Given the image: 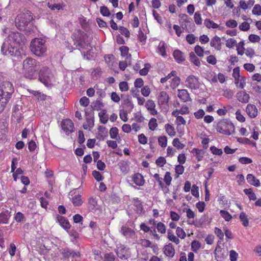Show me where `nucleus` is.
I'll return each instance as SVG.
<instances>
[{
    "mask_svg": "<svg viewBox=\"0 0 261 261\" xmlns=\"http://www.w3.org/2000/svg\"><path fill=\"white\" fill-rule=\"evenodd\" d=\"M172 179L170 173L169 172H166L164 176V180L167 186H169L171 184Z\"/></svg>",
    "mask_w": 261,
    "mask_h": 261,
    "instance_id": "obj_48",
    "label": "nucleus"
},
{
    "mask_svg": "<svg viewBox=\"0 0 261 261\" xmlns=\"http://www.w3.org/2000/svg\"><path fill=\"white\" fill-rule=\"evenodd\" d=\"M194 19L197 24H201L202 23V19L201 15L199 12H196L194 14Z\"/></svg>",
    "mask_w": 261,
    "mask_h": 261,
    "instance_id": "obj_62",
    "label": "nucleus"
},
{
    "mask_svg": "<svg viewBox=\"0 0 261 261\" xmlns=\"http://www.w3.org/2000/svg\"><path fill=\"white\" fill-rule=\"evenodd\" d=\"M166 163V159L163 157L160 156L155 161L156 164L160 167H163Z\"/></svg>",
    "mask_w": 261,
    "mask_h": 261,
    "instance_id": "obj_61",
    "label": "nucleus"
},
{
    "mask_svg": "<svg viewBox=\"0 0 261 261\" xmlns=\"http://www.w3.org/2000/svg\"><path fill=\"white\" fill-rule=\"evenodd\" d=\"M62 254L64 258H69V257H74L75 256H79V252H74L68 248H65L63 249Z\"/></svg>",
    "mask_w": 261,
    "mask_h": 261,
    "instance_id": "obj_21",
    "label": "nucleus"
},
{
    "mask_svg": "<svg viewBox=\"0 0 261 261\" xmlns=\"http://www.w3.org/2000/svg\"><path fill=\"white\" fill-rule=\"evenodd\" d=\"M73 204L75 206H79L83 203V201L81 199V196L80 195H75L72 199Z\"/></svg>",
    "mask_w": 261,
    "mask_h": 261,
    "instance_id": "obj_34",
    "label": "nucleus"
},
{
    "mask_svg": "<svg viewBox=\"0 0 261 261\" xmlns=\"http://www.w3.org/2000/svg\"><path fill=\"white\" fill-rule=\"evenodd\" d=\"M234 91L230 89H226L224 91L223 96L227 98H232L234 94Z\"/></svg>",
    "mask_w": 261,
    "mask_h": 261,
    "instance_id": "obj_56",
    "label": "nucleus"
},
{
    "mask_svg": "<svg viewBox=\"0 0 261 261\" xmlns=\"http://www.w3.org/2000/svg\"><path fill=\"white\" fill-rule=\"evenodd\" d=\"M244 43L243 41L240 42L237 46V50L238 54L243 55L244 53Z\"/></svg>",
    "mask_w": 261,
    "mask_h": 261,
    "instance_id": "obj_39",
    "label": "nucleus"
},
{
    "mask_svg": "<svg viewBox=\"0 0 261 261\" xmlns=\"http://www.w3.org/2000/svg\"><path fill=\"white\" fill-rule=\"evenodd\" d=\"M62 128L68 135L74 132V124L70 119H65L62 121Z\"/></svg>",
    "mask_w": 261,
    "mask_h": 261,
    "instance_id": "obj_12",
    "label": "nucleus"
},
{
    "mask_svg": "<svg viewBox=\"0 0 261 261\" xmlns=\"http://www.w3.org/2000/svg\"><path fill=\"white\" fill-rule=\"evenodd\" d=\"M92 175L94 178L98 181L102 180L103 178L101 173L97 171H93L92 172Z\"/></svg>",
    "mask_w": 261,
    "mask_h": 261,
    "instance_id": "obj_54",
    "label": "nucleus"
},
{
    "mask_svg": "<svg viewBox=\"0 0 261 261\" xmlns=\"http://www.w3.org/2000/svg\"><path fill=\"white\" fill-rule=\"evenodd\" d=\"M33 20L32 13L28 10L19 14L15 18V24L20 30L28 31L27 28Z\"/></svg>",
    "mask_w": 261,
    "mask_h": 261,
    "instance_id": "obj_2",
    "label": "nucleus"
},
{
    "mask_svg": "<svg viewBox=\"0 0 261 261\" xmlns=\"http://www.w3.org/2000/svg\"><path fill=\"white\" fill-rule=\"evenodd\" d=\"M116 253L118 257L121 259H126L130 256V253L129 249L126 248L125 247L122 245L117 248Z\"/></svg>",
    "mask_w": 261,
    "mask_h": 261,
    "instance_id": "obj_13",
    "label": "nucleus"
},
{
    "mask_svg": "<svg viewBox=\"0 0 261 261\" xmlns=\"http://www.w3.org/2000/svg\"><path fill=\"white\" fill-rule=\"evenodd\" d=\"M217 129L221 133L229 135L234 132V126L231 122L223 120L219 123Z\"/></svg>",
    "mask_w": 261,
    "mask_h": 261,
    "instance_id": "obj_7",
    "label": "nucleus"
},
{
    "mask_svg": "<svg viewBox=\"0 0 261 261\" xmlns=\"http://www.w3.org/2000/svg\"><path fill=\"white\" fill-rule=\"evenodd\" d=\"M3 33L5 34H9L7 40L13 44H24L26 39L25 36L17 32L11 31L8 28L3 29Z\"/></svg>",
    "mask_w": 261,
    "mask_h": 261,
    "instance_id": "obj_5",
    "label": "nucleus"
},
{
    "mask_svg": "<svg viewBox=\"0 0 261 261\" xmlns=\"http://www.w3.org/2000/svg\"><path fill=\"white\" fill-rule=\"evenodd\" d=\"M74 36V44H76V46H79L83 49H88L90 46V39L85 34H79L77 37Z\"/></svg>",
    "mask_w": 261,
    "mask_h": 261,
    "instance_id": "obj_8",
    "label": "nucleus"
},
{
    "mask_svg": "<svg viewBox=\"0 0 261 261\" xmlns=\"http://www.w3.org/2000/svg\"><path fill=\"white\" fill-rule=\"evenodd\" d=\"M145 107L148 111H149L155 107V104L152 100L149 99L146 101L145 103Z\"/></svg>",
    "mask_w": 261,
    "mask_h": 261,
    "instance_id": "obj_52",
    "label": "nucleus"
},
{
    "mask_svg": "<svg viewBox=\"0 0 261 261\" xmlns=\"http://www.w3.org/2000/svg\"><path fill=\"white\" fill-rule=\"evenodd\" d=\"M201 247V244L199 241H193L191 243V249L196 252Z\"/></svg>",
    "mask_w": 261,
    "mask_h": 261,
    "instance_id": "obj_43",
    "label": "nucleus"
},
{
    "mask_svg": "<svg viewBox=\"0 0 261 261\" xmlns=\"http://www.w3.org/2000/svg\"><path fill=\"white\" fill-rule=\"evenodd\" d=\"M58 222L65 229H69L70 227V224L67 219L63 216L58 215L57 217Z\"/></svg>",
    "mask_w": 261,
    "mask_h": 261,
    "instance_id": "obj_24",
    "label": "nucleus"
},
{
    "mask_svg": "<svg viewBox=\"0 0 261 261\" xmlns=\"http://www.w3.org/2000/svg\"><path fill=\"white\" fill-rule=\"evenodd\" d=\"M172 144L177 149H182L184 147V145L180 142L178 138H175L173 139Z\"/></svg>",
    "mask_w": 261,
    "mask_h": 261,
    "instance_id": "obj_50",
    "label": "nucleus"
},
{
    "mask_svg": "<svg viewBox=\"0 0 261 261\" xmlns=\"http://www.w3.org/2000/svg\"><path fill=\"white\" fill-rule=\"evenodd\" d=\"M156 228L158 232L162 234L165 233L166 231V228L165 224L162 222H160L156 224Z\"/></svg>",
    "mask_w": 261,
    "mask_h": 261,
    "instance_id": "obj_40",
    "label": "nucleus"
},
{
    "mask_svg": "<svg viewBox=\"0 0 261 261\" xmlns=\"http://www.w3.org/2000/svg\"><path fill=\"white\" fill-rule=\"evenodd\" d=\"M100 122L102 124H106L108 121V116L107 112L105 110H102L98 114Z\"/></svg>",
    "mask_w": 261,
    "mask_h": 261,
    "instance_id": "obj_30",
    "label": "nucleus"
},
{
    "mask_svg": "<svg viewBox=\"0 0 261 261\" xmlns=\"http://www.w3.org/2000/svg\"><path fill=\"white\" fill-rule=\"evenodd\" d=\"M14 92L12 84L8 81L2 83L0 86V97L7 99L8 101Z\"/></svg>",
    "mask_w": 261,
    "mask_h": 261,
    "instance_id": "obj_6",
    "label": "nucleus"
},
{
    "mask_svg": "<svg viewBox=\"0 0 261 261\" xmlns=\"http://www.w3.org/2000/svg\"><path fill=\"white\" fill-rule=\"evenodd\" d=\"M247 180L248 183L255 187H258L260 186V182L253 174H248L247 175Z\"/></svg>",
    "mask_w": 261,
    "mask_h": 261,
    "instance_id": "obj_26",
    "label": "nucleus"
},
{
    "mask_svg": "<svg viewBox=\"0 0 261 261\" xmlns=\"http://www.w3.org/2000/svg\"><path fill=\"white\" fill-rule=\"evenodd\" d=\"M237 44V41L232 38H229L226 41V46L229 48L233 47Z\"/></svg>",
    "mask_w": 261,
    "mask_h": 261,
    "instance_id": "obj_51",
    "label": "nucleus"
},
{
    "mask_svg": "<svg viewBox=\"0 0 261 261\" xmlns=\"http://www.w3.org/2000/svg\"><path fill=\"white\" fill-rule=\"evenodd\" d=\"M204 24L206 27L208 29L213 28V29H217L218 28L219 25L214 21L211 20L209 19H206L204 21Z\"/></svg>",
    "mask_w": 261,
    "mask_h": 261,
    "instance_id": "obj_33",
    "label": "nucleus"
},
{
    "mask_svg": "<svg viewBox=\"0 0 261 261\" xmlns=\"http://www.w3.org/2000/svg\"><path fill=\"white\" fill-rule=\"evenodd\" d=\"M157 98L158 103L159 106H164L168 105L169 99V96L168 94L167 93V92H166L165 91L160 92L159 93Z\"/></svg>",
    "mask_w": 261,
    "mask_h": 261,
    "instance_id": "obj_14",
    "label": "nucleus"
},
{
    "mask_svg": "<svg viewBox=\"0 0 261 261\" xmlns=\"http://www.w3.org/2000/svg\"><path fill=\"white\" fill-rule=\"evenodd\" d=\"M11 212L6 210L0 214V223L8 224L9 219L11 216Z\"/></svg>",
    "mask_w": 261,
    "mask_h": 261,
    "instance_id": "obj_23",
    "label": "nucleus"
},
{
    "mask_svg": "<svg viewBox=\"0 0 261 261\" xmlns=\"http://www.w3.org/2000/svg\"><path fill=\"white\" fill-rule=\"evenodd\" d=\"M101 14L104 16H109L110 15V12L108 8L106 6L101 7L100 8Z\"/></svg>",
    "mask_w": 261,
    "mask_h": 261,
    "instance_id": "obj_63",
    "label": "nucleus"
},
{
    "mask_svg": "<svg viewBox=\"0 0 261 261\" xmlns=\"http://www.w3.org/2000/svg\"><path fill=\"white\" fill-rule=\"evenodd\" d=\"M178 97L184 102L191 100L188 92L185 89L178 90Z\"/></svg>",
    "mask_w": 261,
    "mask_h": 261,
    "instance_id": "obj_19",
    "label": "nucleus"
},
{
    "mask_svg": "<svg viewBox=\"0 0 261 261\" xmlns=\"http://www.w3.org/2000/svg\"><path fill=\"white\" fill-rule=\"evenodd\" d=\"M86 122H85L83 127L85 129L91 130L94 125V112L92 111L90 112L85 111Z\"/></svg>",
    "mask_w": 261,
    "mask_h": 261,
    "instance_id": "obj_10",
    "label": "nucleus"
},
{
    "mask_svg": "<svg viewBox=\"0 0 261 261\" xmlns=\"http://www.w3.org/2000/svg\"><path fill=\"white\" fill-rule=\"evenodd\" d=\"M148 126L150 130H154L158 126L156 119L154 118H152L149 121Z\"/></svg>",
    "mask_w": 261,
    "mask_h": 261,
    "instance_id": "obj_41",
    "label": "nucleus"
},
{
    "mask_svg": "<svg viewBox=\"0 0 261 261\" xmlns=\"http://www.w3.org/2000/svg\"><path fill=\"white\" fill-rule=\"evenodd\" d=\"M164 254L168 257H172L175 254V249L172 244L169 243L164 246Z\"/></svg>",
    "mask_w": 261,
    "mask_h": 261,
    "instance_id": "obj_20",
    "label": "nucleus"
},
{
    "mask_svg": "<svg viewBox=\"0 0 261 261\" xmlns=\"http://www.w3.org/2000/svg\"><path fill=\"white\" fill-rule=\"evenodd\" d=\"M39 78L40 81L46 87L51 86L55 82L53 73L47 67H43L41 69Z\"/></svg>",
    "mask_w": 261,
    "mask_h": 261,
    "instance_id": "obj_4",
    "label": "nucleus"
},
{
    "mask_svg": "<svg viewBox=\"0 0 261 261\" xmlns=\"http://www.w3.org/2000/svg\"><path fill=\"white\" fill-rule=\"evenodd\" d=\"M150 67V65L149 64H145V67L143 69H141L140 70V74L141 75H146L147 74L149 69Z\"/></svg>",
    "mask_w": 261,
    "mask_h": 261,
    "instance_id": "obj_58",
    "label": "nucleus"
},
{
    "mask_svg": "<svg viewBox=\"0 0 261 261\" xmlns=\"http://www.w3.org/2000/svg\"><path fill=\"white\" fill-rule=\"evenodd\" d=\"M252 14L254 15H256L257 16H260L261 15V6L256 4L254 6L253 10H252Z\"/></svg>",
    "mask_w": 261,
    "mask_h": 261,
    "instance_id": "obj_46",
    "label": "nucleus"
},
{
    "mask_svg": "<svg viewBox=\"0 0 261 261\" xmlns=\"http://www.w3.org/2000/svg\"><path fill=\"white\" fill-rule=\"evenodd\" d=\"M165 128L167 134L170 136H174L175 135V132L174 128L173 126L169 124H166L165 125Z\"/></svg>",
    "mask_w": 261,
    "mask_h": 261,
    "instance_id": "obj_35",
    "label": "nucleus"
},
{
    "mask_svg": "<svg viewBox=\"0 0 261 261\" xmlns=\"http://www.w3.org/2000/svg\"><path fill=\"white\" fill-rule=\"evenodd\" d=\"M8 40L5 41L1 47V51L6 56L16 55L17 49Z\"/></svg>",
    "mask_w": 261,
    "mask_h": 261,
    "instance_id": "obj_9",
    "label": "nucleus"
},
{
    "mask_svg": "<svg viewBox=\"0 0 261 261\" xmlns=\"http://www.w3.org/2000/svg\"><path fill=\"white\" fill-rule=\"evenodd\" d=\"M237 97L238 100L242 103H247L250 99L249 95L243 91L238 92Z\"/></svg>",
    "mask_w": 261,
    "mask_h": 261,
    "instance_id": "obj_18",
    "label": "nucleus"
},
{
    "mask_svg": "<svg viewBox=\"0 0 261 261\" xmlns=\"http://www.w3.org/2000/svg\"><path fill=\"white\" fill-rule=\"evenodd\" d=\"M173 55L176 61L178 63H181L185 60L184 54L179 50H174Z\"/></svg>",
    "mask_w": 261,
    "mask_h": 261,
    "instance_id": "obj_22",
    "label": "nucleus"
},
{
    "mask_svg": "<svg viewBox=\"0 0 261 261\" xmlns=\"http://www.w3.org/2000/svg\"><path fill=\"white\" fill-rule=\"evenodd\" d=\"M248 39L250 41L253 43L258 42L260 41V38L259 36L255 34H251L249 36Z\"/></svg>",
    "mask_w": 261,
    "mask_h": 261,
    "instance_id": "obj_53",
    "label": "nucleus"
},
{
    "mask_svg": "<svg viewBox=\"0 0 261 261\" xmlns=\"http://www.w3.org/2000/svg\"><path fill=\"white\" fill-rule=\"evenodd\" d=\"M158 143L160 146L163 148H165L167 144V138L166 136H160L158 138Z\"/></svg>",
    "mask_w": 261,
    "mask_h": 261,
    "instance_id": "obj_38",
    "label": "nucleus"
},
{
    "mask_svg": "<svg viewBox=\"0 0 261 261\" xmlns=\"http://www.w3.org/2000/svg\"><path fill=\"white\" fill-rule=\"evenodd\" d=\"M176 233L177 237L181 239H184L186 236V232L184 229L179 227L176 228Z\"/></svg>",
    "mask_w": 261,
    "mask_h": 261,
    "instance_id": "obj_44",
    "label": "nucleus"
},
{
    "mask_svg": "<svg viewBox=\"0 0 261 261\" xmlns=\"http://www.w3.org/2000/svg\"><path fill=\"white\" fill-rule=\"evenodd\" d=\"M195 52L199 57H203L204 54L203 49L199 45H196L195 47Z\"/></svg>",
    "mask_w": 261,
    "mask_h": 261,
    "instance_id": "obj_55",
    "label": "nucleus"
},
{
    "mask_svg": "<svg viewBox=\"0 0 261 261\" xmlns=\"http://www.w3.org/2000/svg\"><path fill=\"white\" fill-rule=\"evenodd\" d=\"M190 61L192 62L195 65L199 66L200 65L199 59L196 56L195 53L191 52L189 55Z\"/></svg>",
    "mask_w": 261,
    "mask_h": 261,
    "instance_id": "obj_31",
    "label": "nucleus"
},
{
    "mask_svg": "<svg viewBox=\"0 0 261 261\" xmlns=\"http://www.w3.org/2000/svg\"><path fill=\"white\" fill-rule=\"evenodd\" d=\"M23 73L24 76L32 79L35 75L39 67V63L32 58H27L23 62Z\"/></svg>",
    "mask_w": 261,
    "mask_h": 261,
    "instance_id": "obj_1",
    "label": "nucleus"
},
{
    "mask_svg": "<svg viewBox=\"0 0 261 261\" xmlns=\"http://www.w3.org/2000/svg\"><path fill=\"white\" fill-rule=\"evenodd\" d=\"M119 89L121 92H125L128 90V86L126 82H121L119 85Z\"/></svg>",
    "mask_w": 261,
    "mask_h": 261,
    "instance_id": "obj_49",
    "label": "nucleus"
},
{
    "mask_svg": "<svg viewBox=\"0 0 261 261\" xmlns=\"http://www.w3.org/2000/svg\"><path fill=\"white\" fill-rule=\"evenodd\" d=\"M118 134V129L117 127H114L110 129V135L112 139H115Z\"/></svg>",
    "mask_w": 261,
    "mask_h": 261,
    "instance_id": "obj_60",
    "label": "nucleus"
},
{
    "mask_svg": "<svg viewBox=\"0 0 261 261\" xmlns=\"http://www.w3.org/2000/svg\"><path fill=\"white\" fill-rule=\"evenodd\" d=\"M46 41L42 38H35L30 43L31 51L37 56H43L46 51Z\"/></svg>",
    "mask_w": 261,
    "mask_h": 261,
    "instance_id": "obj_3",
    "label": "nucleus"
},
{
    "mask_svg": "<svg viewBox=\"0 0 261 261\" xmlns=\"http://www.w3.org/2000/svg\"><path fill=\"white\" fill-rule=\"evenodd\" d=\"M186 212L187 214V217L189 219L187 221L188 224L190 225H194V221L193 220H191V219H193L195 217L194 213L190 208L186 209Z\"/></svg>",
    "mask_w": 261,
    "mask_h": 261,
    "instance_id": "obj_28",
    "label": "nucleus"
},
{
    "mask_svg": "<svg viewBox=\"0 0 261 261\" xmlns=\"http://www.w3.org/2000/svg\"><path fill=\"white\" fill-rule=\"evenodd\" d=\"M239 217L243 225L244 226H247L249 224V221L246 214L244 212H241Z\"/></svg>",
    "mask_w": 261,
    "mask_h": 261,
    "instance_id": "obj_36",
    "label": "nucleus"
},
{
    "mask_svg": "<svg viewBox=\"0 0 261 261\" xmlns=\"http://www.w3.org/2000/svg\"><path fill=\"white\" fill-rule=\"evenodd\" d=\"M115 256L112 253H107L105 255L104 261H114Z\"/></svg>",
    "mask_w": 261,
    "mask_h": 261,
    "instance_id": "obj_64",
    "label": "nucleus"
},
{
    "mask_svg": "<svg viewBox=\"0 0 261 261\" xmlns=\"http://www.w3.org/2000/svg\"><path fill=\"white\" fill-rule=\"evenodd\" d=\"M220 213L222 217H223L227 221H230L232 218L231 216L227 211L221 210Z\"/></svg>",
    "mask_w": 261,
    "mask_h": 261,
    "instance_id": "obj_45",
    "label": "nucleus"
},
{
    "mask_svg": "<svg viewBox=\"0 0 261 261\" xmlns=\"http://www.w3.org/2000/svg\"><path fill=\"white\" fill-rule=\"evenodd\" d=\"M48 7L53 11L63 9L62 5L60 4H48Z\"/></svg>",
    "mask_w": 261,
    "mask_h": 261,
    "instance_id": "obj_42",
    "label": "nucleus"
},
{
    "mask_svg": "<svg viewBox=\"0 0 261 261\" xmlns=\"http://www.w3.org/2000/svg\"><path fill=\"white\" fill-rule=\"evenodd\" d=\"M118 166L123 173L126 174L128 172L129 167L127 162L124 161H121L118 163Z\"/></svg>",
    "mask_w": 261,
    "mask_h": 261,
    "instance_id": "obj_29",
    "label": "nucleus"
},
{
    "mask_svg": "<svg viewBox=\"0 0 261 261\" xmlns=\"http://www.w3.org/2000/svg\"><path fill=\"white\" fill-rule=\"evenodd\" d=\"M119 116L120 118L124 122H126L127 121V113L126 110H120L119 112Z\"/></svg>",
    "mask_w": 261,
    "mask_h": 261,
    "instance_id": "obj_57",
    "label": "nucleus"
},
{
    "mask_svg": "<svg viewBox=\"0 0 261 261\" xmlns=\"http://www.w3.org/2000/svg\"><path fill=\"white\" fill-rule=\"evenodd\" d=\"M212 47H214L217 50H220L221 48L222 42L221 38L218 36H215L210 42Z\"/></svg>",
    "mask_w": 261,
    "mask_h": 261,
    "instance_id": "obj_17",
    "label": "nucleus"
},
{
    "mask_svg": "<svg viewBox=\"0 0 261 261\" xmlns=\"http://www.w3.org/2000/svg\"><path fill=\"white\" fill-rule=\"evenodd\" d=\"M186 83H187V86L191 89H197L199 87L198 79L193 75L187 77Z\"/></svg>",
    "mask_w": 261,
    "mask_h": 261,
    "instance_id": "obj_11",
    "label": "nucleus"
},
{
    "mask_svg": "<svg viewBox=\"0 0 261 261\" xmlns=\"http://www.w3.org/2000/svg\"><path fill=\"white\" fill-rule=\"evenodd\" d=\"M192 153L196 156L198 161L202 160L203 156V151L197 148H193L192 150Z\"/></svg>",
    "mask_w": 261,
    "mask_h": 261,
    "instance_id": "obj_32",
    "label": "nucleus"
},
{
    "mask_svg": "<svg viewBox=\"0 0 261 261\" xmlns=\"http://www.w3.org/2000/svg\"><path fill=\"white\" fill-rule=\"evenodd\" d=\"M146 36L143 33L141 30H140L138 33V39L139 41L143 44H145L146 42Z\"/></svg>",
    "mask_w": 261,
    "mask_h": 261,
    "instance_id": "obj_59",
    "label": "nucleus"
},
{
    "mask_svg": "<svg viewBox=\"0 0 261 261\" xmlns=\"http://www.w3.org/2000/svg\"><path fill=\"white\" fill-rule=\"evenodd\" d=\"M246 111L248 116L252 118H255L258 114V111L256 106L252 104H248L247 106Z\"/></svg>",
    "mask_w": 261,
    "mask_h": 261,
    "instance_id": "obj_15",
    "label": "nucleus"
},
{
    "mask_svg": "<svg viewBox=\"0 0 261 261\" xmlns=\"http://www.w3.org/2000/svg\"><path fill=\"white\" fill-rule=\"evenodd\" d=\"M120 232L126 238L132 237L135 235V231L126 225H123L120 229Z\"/></svg>",
    "mask_w": 261,
    "mask_h": 261,
    "instance_id": "obj_16",
    "label": "nucleus"
},
{
    "mask_svg": "<svg viewBox=\"0 0 261 261\" xmlns=\"http://www.w3.org/2000/svg\"><path fill=\"white\" fill-rule=\"evenodd\" d=\"M29 92L34 95L38 100L44 101L46 99L47 96L38 91L28 90Z\"/></svg>",
    "mask_w": 261,
    "mask_h": 261,
    "instance_id": "obj_27",
    "label": "nucleus"
},
{
    "mask_svg": "<svg viewBox=\"0 0 261 261\" xmlns=\"http://www.w3.org/2000/svg\"><path fill=\"white\" fill-rule=\"evenodd\" d=\"M123 105L127 108L129 111L132 110L134 108V105L129 98H127L123 101Z\"/></svg>",
    "mask_w": 261,
    "mask_h": 261,
    "instance_id": "obj_47",
    "label": "nucleus"
},
{
    "mask_svg": "<svg viewBox=\"0 0 261 261\" xmlns=\"http://www.w3.org/2000/svg\"><path fill=\"white\" fill-rule=\"evenodd\" d=\"M133 181L137 186H142L144 184V179L143 176L140 173L135 174L133 176Z\"/></svg>",
    "mask_w": 261,
    "mask_h": 261,
    "instance_id": "obj_25",
    "label": "nucleus"
},
{
    "mask_svg": "<svg viewBox=\"0 0 261 261\" xmlns=\"http://www.w3.org/2000/svg\"><path fill=\"white\" fill-rule=\"evenodd\" d=\"M244 192L248 196L250 200H255L256 199V195L251 189H244Z\"/></svg>",
    "mask_w": 261,
    "mask_h": 261,
    "instance_id": "obj_37",
    "label": "nucleus"
}]
</instances>
